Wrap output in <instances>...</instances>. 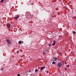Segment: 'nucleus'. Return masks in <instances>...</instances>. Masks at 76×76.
<instances>
[{
	"instance_id": "423d86ee",
	"label": "nucleus",
	"mask_w": 76,
	"mask_h": 76,
	"mask_svg": "<svg viewBox=\"0 0 76 76\" xmlns=\"http://www.w3.org/2000/svg\"><path fill=\"white\" fill-rule=\"evenodd\" d=\"M53 43L52 44L53 45V46H54V45H55V44H56V41L55 40H54L53 41Z\"/></svg>"
},
{
	"instance_id": "6ab92c4d",
	"label": "nucleus",
	"mask_w": 76,
	"mask_h": 76,
	"mask_svg": "<svg viewBox=\"0 0 76 76\" xmlns=\"http://www.w3.org/2000/svg\"><path fill=\"white\" fill-rule=\"evenodd\" d=\"M43 54H44V55H45V53L44 52H43Z\"/></svg>"
},
{
	"instance_id": "9b49d317",
	"label": "nucleus",
	"mask_w": 76,
	"mask_h": 76,
	"mask_svg": "<svg viewBox=\"0 0 76 76\" xmlns=\"http://www.w3.org/2000/svg\"><path fill=\"white\" fill-rule=\"evenodd\" d=\"M4 1V0H1V2H0V3H3V1Z\"/></svg>"
},
{
	"instance_id": "bb28decb",
	"label": "nucleus",
	"mask_w": 76,
	"mask_h": 76,
	"mask_svg": "<svg viewBox=\"0 0 76 76\" xmlns=\"http://www.w3.org/2000/svg\"><path fill=\"white\" fill-rule=\"evenodd\" d=\"M75 47H76V45L75 46Z\"/></svg>"
},
{
	"instance_id": "6e6552de",
	"label": "nucleus",
	"mask_w": 76,
	"mask_h": 76,
	"mask_svg": "<svg viewBox=\"0 0 76 76\" xmlns=\"http://www.w3.org/2000/svg\"><path fill=\"white\" fill-rule=\"evenodd\" d=\"M31 4V2L30 1L28 2H27V4L28 5H29Z\"/></svg>"
},
{
	"instance_id": "393cba45",
	"label": "nucleus",
	"mask_w": 76,
	"mask_h": 76,
	"mask_svg": "<svg viewBox=\"0 0 76 76\" xmlns=\"http://www.w3.org/2000/svg\"><path fill=\"white\" fill-rule=\"evenodd\" d=\"M46 72L47 73H48V71H47Z\"/></svg>"
},
{
	"instance_id": "5701e85b",
	"label": "nucleus",
	"mask_w": 76,
	"mask_h": 76,
	"mask_svg": "<svg viewBox=\"0 0 76 76\" xmlns=\"http://www.w3.org/2000/svg\"><path fill=\"white\" fill-rule=\"evenodd\" d=\"M19 51H17V53H19Z\"/></svg>"
},
{
	"instance_id": "cd10ccee",
	"label": "nucleus",
	"mask_w": 76,
	"mask_h": 76,
	"mask_svg": "<svg viewBox=\"0 0 76 76\" xmlns=\"http://www.w3.org/2000/svg\"><path fill=\"white\" fill-rule=\"evenodd\" d=\"M72 18H73V17H72Z\"/></svg>"
},
{
	"instance_id": "9d476101",
	"label": "nucleus",
	"mask_w": 76,
	"mask_h": 76,
	"mask_svg": "<svg viewBox=\"0 0 76 76\" xmlns=\"http://www.w3.org/2000/svg\"><path fill=\"white\" fill-rule=\"evenodd\" d=\"M35 72H36V73H37V72H38V69H36L35 70Z\"/></svg>"
},
{
	"instance_id": "0eeeda50",
	"label": "nucleus",
	"mask_w": 76,
	"mask_h": 76,
	"mask_svg": "<svg viewBox=\"0 0 76 76\" xmlns=\"http://www.w3.org/2000/svg\"><path fill=\"white\" fill-rule=\"evenodd\" d=\"M53 59L54 60V61H56L57 60V58L53 57Z\"/></svg>"
},
{
	"instance_id": "dca6fc26",
	"label": "nucleus",
	"mask_w": 76,
	"mask_h": 76,
	"mask_svg": "<svg viewBox=\"0 0 76 76\" xmlns=\"http://www.w3.org/2000/svg\"><path fill=\"white\" fill-rule=\"evenodd\" d=\"M44 53H47V51H46V50H45L44 51Z\"/></svg>"
},
{
	"instance_id": "f03ea898",
	"label": "nucleus",
	"mask_w": 76,
	"mask_h": 76,
	"mask_svg": "<svg viewBox=\"0 0 76 76\" xmlns=\"http://www.w3.org/2000/svg\"><path fill=\"white\" fill-rule=\"evenodd\" d=\"M20 16L19 15H15V17H14V19H18V18H19Z\"/></svg>"
},
{
	"instance_id": "f3484780",
	"label": "nucleus",
	"mask_w": 76,
	"mask_h": 76,
	"mask_svg": "<svg viewBox=\"0 0 76 76\" xmlns=\"http://www.w3.org/2000/svg\"><path fill=\"white\" fill-rule=\"evenodd\" d=\"M66 67H69V65H67L66 66Z\"/></svg>"
},
{
	"instance_id": "4468645a",
	"label": "nucleus",
	"mask_w": 76,
	"mask_h": 76,
	"mask_svg": "<svg viewBox=\"0 0 76 76\" xmlns=\"http://www.w3.org/2000/svg\"><path fill=\"white\" fill-rule=\"evenodd\" d=\"M46 51L47 53H48L49 50H46Z\"/></svg>"
},
{
	"instance_id": "a211bd4d",
	"label": "nucleus",
	"mask_w": 76,
	"mask_h": 76,
	"mask_svg": "<svg viewBox=\"0 0 76 76\" xmlns=\"http://www.w3.org/2000/svg\"><path fill=\"white\" fill-rule=\"evenodd\" d=\"M48 46H49V47H50V46H51V44H50V45H48Z\"/></svg>"
},
{
	"instance_id": "1a4fd4ad",
	"label": "nucleus",
	"mask_w": 76,
	"mask_h": 76,
	"mask_svg": "<svg viewBox=\"0 0 76 76\" xmlns=\"http://www.w3.org/2000/svg\"><path fill=\"white\" fill-rule=\"evenodd\" d=\"M22 43V42L21 41H19L18 42V44H21Z\"/></svg>"
},
{
	"instance_id": "aec40b11",
	"label": "nucleus",
	"mask_w": 76,
	"mask_h": 76,
	"mask_svg": "<svg viewBox=\"0 0 76 76\" xmlns=\"http://www.w3.org/2000/svg\"><path fill=\"white\" fill-rule=\"evenodd\" d=\"M17 76H20V74H18L17 75Z\"/></svg>"
},
{
	"instance_id": "7ed1b4c3",
	"label": "nucleus",
	"mask_w": 76,
	"mask_h": 76,
	"mask_svg": "<svg viewBox=\"0 0 76 76\" xmlns=\"http://www.w3.org/2000/svg\"><path fill=\"white\" fill-rule=\"evenodd\" d=\"M7 43L8 44H11V42H10V40H9L8 39H7Z\"/></svg>"
},
{
	"instance_id": "4be33fe9",
	"label": "nucleus",
	"mask_w": 76,
	"mask_h": 76,
	"mask_svg": "<svg viewBox=\"0 0 76 76\" xmlns=\"http://www.w3.org/2000/svg\"><path fill=\"white\" fill-rule=\"evenodd\" d=\"M64 70H67V69L66 68H65L64 69Z\"/></svg>"
},
{
	"instance_id": "412c9836",
	"label": "nucleus",
	"mask_w": 76,
	"mask_h": 76,
	"mask_svg": "<svg viewBox=\"0 0 76 76\" xmlns=\"http://www.w3.org/2000/svg\"><path fill=\"white\" fill-rule=\"evenodd\" d=\"M31 70H29V71H28V72H29V73H31Z\"/></svg>"
},
{
	"instance_id": "f8f14e48",
	"label": "nucleus",
	"mask_w": 76,
	"mask_h": 76,
	"mask_svg": "<svg viewBox=\"0 0 76 76\" xmlns=\"http://www.w3.org/2000/svg\"><path fill=\"white\" fill-rule=\"evenodd\" d=\"M55 63H56V62H53L52 63V64H55Z\"/></svg>"
},
{
	"instance_id": "39448f33",
	"label": "nucleus",
	"mask_w": 76,
	"mask_h": 76,
	"mask_svg": "<svg viewBox=\"0 0 76 76\" xmlns=\"http://www.w3.org/2000/svg\"><path fill=\"white\" fill-rule=\"evenodd\" d=\"M7 26L8 28H10V24L8 23L7 24Z\"/></svg>"
},
{
	"instance_id": "2eb2a0df",
	"label": "nucleus",
	"mask_w": 76,
	"mask_h": 76,
	"mask_svg": "<svg viewBox=\"0 0 76 76\" xmlns=\"http://www.w3.org/2000/svg\"><path fill=\"white\" fill-rule=\"evenodd\" d=\"M1 70H2V71H4V69L3 68H1Z\"/></svg>"
},
{
	"instance_id": "20e7f679",
	"label": "nucleus",
	"mask_w": 76,
	"mask_h": 76,
	"mask_svg": "<svg viewBox=\"0 0 76 76\" xmlns=\"http://www.w3.org/2000/svg\"><path fill=\"white\" fill-rule=\"evenodd\" d=\"M45 68V66H44L43 67H41V69H40L41 71H42V70H43V69Z\"/></svg>"
},
{
	"instance_id": "b1692460",
	"label": "nucleus",
	"mask_w": 76,
	"mask_h": 76,
	"mask_svg": "<svg viewBox=\"0 0 76 76\" xmlns=\"http://www.w3.org/2000/svg\"><path fill=\"white\" fill-rule=\"evenodd\" d=\"M65 64H67V63H66V61L65 62Z\"/></svg>"
},
{
	"instance_id": "ddd939ff",
	"label": "nucleus",
	"mask_w": 76,
	"mask_h": 76,
	"mask_svg": "<svg viewBox=\"0 0 76 76\" xmlns=\"http://www.w3.org/2000/svg\"><path fill=\"white\" fill-rule=\"evenodd\" d=\"M73 33L74 34H76V32L75 31H73Z\"/></svg>"
},
{
	"instance_id": "a878e982",
	"label": "nucleus",
	"mask_w": 76,
	"mask_h": 76,
	"mask_svg": "<svg viewBox=\"0 0 76 76\" xmlns=\"http://www.w3.org/2000/svg\"><path fill=\"white\" fill-rule=\"evenodd\" d=\"M60 0V1H61V0Z\"/></svg>"
},
{
	"instance_id": "f257e3e1",
	"label": "nucleus",
	"mask_w": 76,
	"mask_h": 76,
	"mask_svg": "<svg viewBox=\"0 0 76 76\" xmlns=\"http://www.w3.org/2000/svg\"><path fill=\"white\" fill-rule=\"evenodd\" d=\"M58 67H59V68H60L61 67V66H62V64L61 63V62H58Z\"/></svg>"
}]
</instances>
